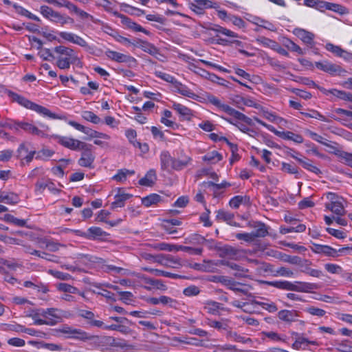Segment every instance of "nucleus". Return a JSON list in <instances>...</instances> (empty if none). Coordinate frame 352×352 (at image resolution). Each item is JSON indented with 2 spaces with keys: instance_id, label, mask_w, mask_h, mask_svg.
<instances>
[{
  "instance_id": "64",
  "label": "nucleus",
  "mask_w": 352,
  "mask_h": 352,
  "mask_svg": "<svg viewBox=\"0 0 352 352\" xmlns=\"http://www.w3.org/2000/svg\"><path fill=\"white\" fill-rule=\"evenodd\" d=\"M200 293V289L195 285H190L185 288L183 291V294L186 296H195Z\"/></svg>"
},
{
  "instance_id": "2",
  "label": "nucleus",
  "mask_w": 352,
  "mask_h": 352,
  "mask_svg": "<svg viewBox=\"0 0 352 352\" xmlns=\"http://www.w3.org/2000/svg\"><path fill=\"white\" fill-rule=\"evenodd\" d=\"M53 51L56 54V65L60 69H69L71 65H75L80 68L82 67V63L73 49L59 45L55 47Z\"/></svg>"
},
{
  "instance_id": "32",
  "label": "nucleus",
  "mask_w": 352,
  "mask_h": 352,
  "mask_svg": "<svg viewBox=\"0 0 352 352\" xmlns=\"http://www.w3.org/2000/svg\"><path fill=\"white\" fill-rule=\"evenodd\" d=\"M53 23H59L62 26L67 24V23H74V21L72 18L67 15L61 14L60 12L56 11L55 13H54L52 19H51V21Z\"/></svg>"
},
{
  "instance_id": "57",
  "label": "nucleus",
  "mask_w": 352,
  "mask_h": 352,
  "mask_svg": "<svg viewBox=\"0 0 352 352\" xmlns=\"http://www.w3.org/2000/svg\"><path fill=\"white\" fill-rule=\"evenodd\" d=\"M154 74L157 77L164 80L166 82L173 84V86L177 81L173 76L166 73L162 72L160 71H155Z\"/></svg>"
},
{
  "instance_id": "39",
  "label": "nucleus",
  "mask_w": 352,
  "mask_h": 352,
  "mask_svg": "<svg viewBox=\"0 0 352 352\" xmlns=\"http://www.w3.org/2000/svg\"><path fill=\"white\" fill-rule=\"evenodd\" d=\"M162 201V197L157 194H151L142 199V204L146 206L149 207L152 205H155Z\"/></svg>"
},
{
  "instance_id": "15",
  "label": "nucleus",
  "mask_w": 352,
  "mask_h": 352,
  "mask_svg": "<svg viewBox=\"0 0 352 352\" xmlns=\"http://www.w3.org/2000/svg\"><path fill=\"white\" fill-rule=\"evenodd\" d=\"M294 34L307 45L313 47L314 45L315 35L314 33L298 28L294 30Z\"/></svg>"
},
{
  "instance_id": "36",
  "label": "nucleus",
  "mask_w": 352,
  "mask_h": 352,
  "mask_svg": "<svg viewBox=\"0 0 352 352\" xmlns=\"http://www.w3.org/2000/svg\"><path fill=\"white\" fill-rule=\"evenodd\" d=\"M221 305H222L218 302L208 300L205 303L204 309L207 310V312L210 314L217 315L219 314V309H223Z\"/></svg>"
},
{
  "instance_id": "44",
  "label": "nucleus",
  "mask_w": 352,
  "mask_h": 352,
  "mask_svg": "<svg viewBox=\"0 0 352 352\" xmlns=\"http://www.w3.org/2000/svg\"><path fill=\"white\" fill-rule=\"evenodd\" d=\"M19 201V197L16 194L11 192L5 194L4 192L0 193V202L7 204H14Z\"/></svg>"
},
{
  "instance_id": "53",
  "label": "nucleus",
  "mask_w": 352,
  "mask_h": 352,
  "mask_svg": "<svg viewBox=\"0 0 352 352\" xmlns=\"http://www.w3.org/2000/svg\"><path fill=\"white\" fill-rule=\"evenodd\" d=\"M83 133L89 135L90 138H103L106 140L109 139V136L108 135L98 132L88 127H85V130Z\"/></svg>"
},
{
  "instance_id": "6",
  "label": "nucleus",
  "mask_w": 352,
  "mask_h": 352,
  "mask_svg": "<svg viewBox=\"0 0 352 352\" xmlns=\"http://www.w3.org/2000/svg\"><path fill=\"white\" fill-rule=\"evenodd\" d=\"M83 147L84 148H80V149L82 150V152L80 158L78 161V164L82 167L93 168L95 155L91 151L92 145L85 143V146Z\"/></svg>"
},
{
  "instance_id": "62",
  "label": "nucleus",
  "mask_w": 352,
  "mask_h": 352,
  "mask_svg": "<svg viewBox=\"0 0 352 352\" xmlns=\"http://www.w3.org/2000/svg\"><path fill=\"white\" fill-rule=\"evenodd\" d=\"M40 12L45 18L51 21L56 11L47 6H42L40 8Z\"/></svg>"
},
{
  "instance_id": "34",
  "label": "nucleus",
  "mask_w": 352,
  "mask_h": 352,
  "mask_svg": "<svg viewBox=\"0 0 352 352\" xmlns=\"http://www.w3.org/2000/svg\"><path fill=\"white\" fill-rule=\"evenodd\" d=\"M263 284L274 287L276 288L284 290L290 289L291 282L287 280H274V281H267L263 280L261 282Z\"/></svg>"
},
{
  "instance_id": "40",
  "label": "nucleus",
  "mask_w": 352,
  "mask_h": 352,
  "mask_svg": "<svg viewBox=\"0 0 352 352\" xmlns=\"http://www.w3.org/2000/svg\"><path fill=\"white\" fill-rule=\"evenodd\" d=\"M145 270L151 273H153L156 276H162L173 279L182 278L183 276L177 274L170 273L164 270L153 268H145Z\"/></svg>"
},
{
  "instance_id": "25",
  "label": "nucleus",
  "mask_w": 352,
  "mask_h": 352,
  "mask_svg": "<svg viewBox=\"0 0 352 352\" xmlns=\"http://www.w3.org/2000/svg\"><path fill=\"white\" fill-rule=\"evenodd\" d=\"M160 263L166 267L173 268H178L182 266L181 259L170 254L163 256Z\"/></svg>"
},
{
  "instance_id": "17",
  "label": "nucleus",
  "mask_w": 352,
  "mask_h": 352,
  "mask_svg": "<svg viewBox=\"0 0 352 352\" xmlns=\"http://www.w3.org/2000/svg\"><path fill=\"white\" fill-rule=\"evenodd\" d=\"M252 298V304L261 306L263 309L269 311L270 313H274L278 310L276 305L268 298H265L264 297H258V298L260 300H256L254 296Z\"/></svg>"
},
{
  "instance_id": "3",
  "label": "nucleus",
  "mask_w": 352,
  "mask_h": 352,
  "mask_svg": "<svg viewBox=\"0 0 352 352\" xmlns=\"http://www.w3.org/2000/svg\"><path fill=\"white\" fill-rule=\"evenodd\" d=\"M57 332L65 335L66 338L85 341L87 333L80 329H76L68 324H63L56 330Z\"/></svg>"
},
{
  "instance_id": "24",
  "label": "nucleus",
  "mask_w": 352,
  "mask_h": 352,
  "mask_svg": "<svg viewBox=\"0 0 352 352\" xmlns=\"http://www.w3.org/2000/svg\"><path fill=\"white\" fill-rule=\"evenodd\" d=\"M160 157L161 169L169 171L170 168H172L174 157H171L170 153L167 151H162Z\"/></svg>"
},
{
  "instance_id": "63",
  "label": "nucleus",
  "mask_w": 352,
  "mask_h": 352,
  "mask_svg": "<svg viewBox=\"0 0 352 352\" xmlns=\"http://www.w3.org/2000/svg\"><path fill=\"white\" fill-rule=\"evenodd\" d=\"M41 242L45 245V248L52 252H56L61 245L60 243H55L47 239H41Z\"/></svg>"
},
{
  "instance_id": "31",
  "label": "nucleus",
  "mask_w": 352,
  "mask_h": 352,
  "mask_svg": "<svg viewBox=\"0 0 352 352\" xmlns=\"http://www.w3.org/2000/svg\"><path fill=\"white\" fill-rule=\"evenodd\" d=\"M173 109L186 120H190L191 117L193 116L191 109L179 103L174 102L173 104Z\"/></svg>"
},
{
  "instance_id": "13",
  "label": "nucleus",
  "mask_w": 352,
  "mask_h": 352,
  "mask_svg": "<svg viewBox=\"0 0 352 352\" xmlns=\"http://www.w3.org/2000/svg\"><path fill=\"white\" fill-rule=\"evenodd\" d=\"M135 43H133V45L141 48L144 52L148 53L149 54L156 56L160 55L164 57V55L160 53L158 48L154 45L140 38L135 39Z\"/></svg>"
},
{
  "instance_id": "48",
  "label": "nucleus",
  "mask_w": 352,
  "mask_h": 352,
  "mask_svg": "<svg viewBox=\"0 0 352 352\" xmlns=\"http://www.w3.org/2000/svg\"><path fill=\"white\" fill-rule=\"evenodd\" d=\"M222 160V156L217 151H212L207 153L204 157L203 160L211 164L217 163Z\"/></svg>"
},
{
  "instance_id": "26",
  "label": "nucleus",
  "mask_w": 352,
  "mask_h": 352,
  "mask_svg": "<svg viewBox=\"0 0 352 352\" xmlns=\"http://www.w3.org/2000/svg\"><path fill=\"white\" fill-rule=\"evenodd\" d=\"M278 317L280 320L291 323L296 320L297 317H298V311L295 310L284 309L278 311Z\"/></svg>"
},
{
  "instance_id": "54",
  "label": "nucleus",
  "mask_w": 352,
  "mask_h": 352,
  "mask_svg": "<svg viewBox=\"0 0 352 352\" xmlns=\"http://www.w3.org/2000/svg\"><path fill=\"white\" fill-rule=\"evenodd\" d=\"M324 93V94L329 93V94H332L333 96H336V98H338L340 100H345V101L347 100V98H348V96L349 94V92H346V91H342V90H338L336 89L326 90V91Z\"/></svg>"
},
{
  "instance_id": "10",
  "label": "nucleus",
  "mask_w": 352,
  "mask_h": 352,
  "mask_svg": "<svg viewBox=\"0 0 352 352\" xmlns=\"http://www.w3.org/2000/svg\"><path fill=\"white\" fill-rule=\"evenodd\" d=\"M41 315L47 320H52L56 324L60 322L63 317H65L66 312L56 308H48L43 309Z\"/></svg>"
},
{
  "instance_id": "30",
  "label": "nucleus",
  "mask_w": 352,
  "mask_h": 352,
  "mask_svg": "<svg viewBox=\"0 0 352 352\" xmlns=\"http://www.w3.org/2000/svg\"><path fill=\"white\" fill-rule=\"evenodd\" d=\"M230 321L228 319H221L219 321L207 319L206 324L212 328H214L219 331L225 330L228 331L229 329Z\"/></svg>"
},
{
  "instance_id": "60",
  "label": "nucleus",
  "mask_w": 352,
  "mask_h": 352,
  "mask_svg": "<svg viewBox=\"0 0 352 352\" xmlns=\"http://www.w3.org/2000/svg\"><path fill=\"white\" fill-rule=\"evenodd\" d=\"M179 245L170 244L164 242L158 244V248L160 250L168 252H177L179 251Z\"/></svg>"
},
{
  "instance_id": "18",
  "label": "nucleus",
  "mask_w": 352,
  "mask_h": 352,
  "mask_svg": "<svg viewBox=\"0 0 352 352\" xmlns=\"http://www.w3.org/2000/svg\"><path fill=\"white\" fill-rule=\"evenodd\" d=\"M223 285L226 286L230 290H232L235 292L242 293L246 295L248 297H254V295L249 292L248 289L236 287L237 285H243L242 283L236 282L227 276L223 281Z\"/></svg>"
},
{
  "instance_id": "49",
  "label": "nucleus",
  "mask_w": 352,
  "mask_h": 352,
  "mask_svg": "<svg viewBox=\"0 0 352 352\" xmlns=\"http://www.w3.org/2000/svg\"><path fill=\"white\" fill-rule=\"evenodd\" d=\"M106 232L103 231L99 227H91L88 229V239H95L97 237L107 236Z\"/></svg>"
},
{
  "instance_id": "55",
  "label": "nucleus",
  "mask_w": 352,
  "mask_h": 352,
  "mask_svg": "<svg viewBox=\"0 0 352 352\" xmlns=\"http://www.w3.org/2000/svg\"><path fill=\"white\" fill-rule=\"evenodd\" d=\"M214 352H243L238 349L236 346L232 344L219 345L216 347Z\"/></svg>"
},
{
  "instance_id": "19",
  "label": "nucleus",
  "mask_w": 352,
  "mask_h": 352,
  "mask_svg": "<svg viewBox=\"0 0 352 352\" xmlns=\"http://www.w3.org/2000/svg\"><path fill=\"white\" fill-rule=\"evenodd\" d=\"M3 90H4V92L7 94V95L11 98V100L13 102H16L18 104H19L20 105H21L27 109H30V106H32L33 102H32V101L29 100L28 99H27L26 98H25L16 93H14L10 90H8L7 89H3Z\"/></svg>"
},
{
  "instance_id": "42",
  "label": "nucleus",
  "mask_w": 352,
  "mask_h": 352,
  "mask_svg": "<svg viewBox=\"0 0 352 352\" xmlns=\"http://www.w3.org/2000/svg\"><path fill=\"white\" fill-rule=\"evenodd\" d=\"M296 335L298 336V333H296ZM316 344V341H310L305 338L298 336L296 341L293 344L292 347L295 349H299L301 348L305 349L309 344L315 345Z\"/></svg>"
},
{
  "instance_id": "59",
  "label": "nucleus",
  "mask_w": 352,
  "mask_h": 352,
  "mask_svg": "<svg viewBox=\"0 0 352 352\" xmlns=\"http://www.w3.org/2000/svg\"><path fill=\"white\" fill-rule=\"evenodd\" d=\"M219 110L225 112L229 116H232L234 118H236L237 114L239 113V111L233 109L230 106L221 103L220 107H219Z\"/></svg>"
},
{
  "instance_id": "37",
  "label": "nucleus",
  "mask_w": 352,
  "mask_h": 352,
  "mask_svg": "<svg viewBox=\"0 0 352 352\" xmlns=\"http://www.w3.org/2000/svg\"><path fill=\"white\" fill-rule=\"evenodd\" d=\"M135 174V171L133 170H128L126 168L119 169L118 173L112 177V179L119 182H123L126 180L128 175H133Z\"/></svg>"
},
{
  "instance_id": "5",
  "label": "nucleus",
  "mask_w": 352,
  "mask_h": 352,
  "mask_svg": "<svg viewBox=\"0 0 352 352\" xmlns=\"http://www.w3.org/2000/svg\"><path fill=\"white\" fill-rule=\"evenodd\" d=\"M52 138L63 146L72 151H79L80 148L85 146V142L72 138L58 135H53Z\"/></svg>"
},
{
  "instance_id": "50",
  "label": "nucleus",
  "mask_w": 352,
  "mask_h": 352,
  "mask_svg": "<svg viewBox=\"0 0 352 352\" xmlns=\"http://www.w3.org/2000/svg\"><path fill=\"white\" fill-rule=\"evenodd\" d=\"M306 134L310 137L312 140L326 146H328V147H330V148H333V146H331L329 144H328L327 142V140H324V138L321 136L320 135L312 131H310L309 129H307L306 131H305Z\"/></svg>"
},
{
  "instance_id": "35",
  "label": "nucleus",
  "mask_w": 352,
  "mask_h": 352,
  "mask_svg": "<svg viewBox=\"0 0 352 352\" xmlns=\"http://www.w3.org/2000/svg\"><path fill=\"white\" fill-rule=\"evenodd\" d=\"M219 256L220 257H230L233 258L238 254V250L230 246V245H224L219 248Z\"/></svg>"
},
{
  "instance_id": "28",
  "label": "nucleus",
  "mask_w": 352,
  "mask_h": 352,
  "mask_svg": "<svg viewBox=\"0 0 352 352\" xmlns=\"http://www.w3.org/2000/svg\"><path fill=\"white\" fill-rule=\"evenodd\" d=\"M157 180L156 171L150 169L145 176L139 181V184L144 186H152Z\"/></svg>"
},
{
  "instance_id": "9",
  "label": "nucleus",
  "mask_w": 352,
  "mask_h": 352,
  "mask_svg": "<svg viewBox=\"0 0 352 352\" xmlns=\"http://www.w3.org/2000/svg\"><path fill=\"white\" fill-rule=\"evenodd\" d=\"M248 226L254 229L252 232L255 239L256 238H264L269 234V227L264 223L259 221H252L248 223Z\"/></svg>"
},
{
  "instance_id": "56",
  "label": "nucleus",
  "mask_w": 352,
  "mask_h": 352,
  "mask_svg": "<svg viewBox=\"0 0 352 352\" xmlns=\"http://www.w3.org/2000/svg\"><path fill=\"white\" fill-rule=\"evenodd\" d=\"M38 55L44 60L52 61L56 58V56L52 54L51 50L47 48H41V50H39Z\"/></svg>"
},
{
  "instance_id": "7",
  "label": "nucleus",
  "mask_w": 352,
  "mask_h": 352,
  "mask_svg": "<svg viewBox=\"0 0 352 352\" xmlns=\"http://www.w3.org/2000/svg\"><path fill=\"white\" fill-rule=\"evenodd\" d=\"M312 251L317 254H324L326 256L336 257L338 254V252H344L345 250L351 249L349 247H344L340 248L338 250L331 248L329 245H320L317 243H313L311 248Z\"/></svg>"
},
{
  "instance_id": "1",
  "label": "nucleus",
  "mask_w": 352,
  "mask_h": 352,
  "mask_svg": "<svg viewBox=\"0 0 352 352\" xmlns=\"http://www.w3.org/2000/svg\"><path fill=\"white\" fill-rule=\"evenodd\" d=\"M85 341L91 349L99 350L101 352H111L115 347L122 349L131 347L125 340L109 336H94L87 333Z\"/></svg>"
},
{
  "instance_id": "52",
  "label": "nucleus",
  "mask_w": 352,
  "mask_h": 352,
  "mask_svg": "<svg viewBox=\"0 0 352 352\" xmlns=\"http://www.w3.org/2000/svg\"><path fill=\"white\" fill-rule=\"evenodd\" d=\"M82 117L87 121L94 124H98L101 122L100 118L91 111H85L82 113Z\"/></svg>"
},
{
  "instance_id": "47",
  "label": "nucleus",
  "mask_w": 352,
  "mask_h": 352,
  "mask_svg": "<svg viewBox=\"0 0 352 352\" xmlns=\"http://www.w3.org/2000/svg\"><path fill=\"white\" fill-rule=\"evenodd\" d=\"M281 170L289 174L295 175L296 178L298 177V168L294 163L282 162Z\"/></svg>"
},
{
  "instance_id": "29",
  "label": "nucleus",
  "mask_w": 352,
  "mask_h": 352,
  "mask_svg": "<svg viewBox=\"0 0 352 352\" xmlns=\"http://www.w3.org/2000/svg\"><path fill=\"white\" fill-rule=\"evenodd\" d=\"M56 288L58 291L63 292L65 294H77L82 297H85L84 292H80L78 288L65 283L57 284Z\"/></svg>"
},
{
  "instance_id": "11",
  "label": "nucleus",
  "mask_w": 352,
  "mask_h": 352,
  "mask_svg": "<svg viewBox=\"0 0 352 352\" xmlns=\"http://www.w3.org/2000/svg\"><path fill=\"white\" fill-rule=\"evenodd\" d=\"M316 67L324 72L329 73L331 75L333 74H341L342 72H345V70L342 69L340 66L330 63L327 60H324L322 62H316Z\"/></svg>"
},
{
  "instance_id": "38",
  "label": "nucleus",
  "mask_w": 352,
  "mask_h": 352,
  "mask_svg": "<svg viewBox=\"0 0 352 352\" xmlns=\"http://www.w3.org/2000/svg\"><path fill=\"white\" fill-rule=\"evenodd\" d=\"M297 161L303 166L304 168L308 170L309 171L314 173L316 175L321 173L320 170L312 164L311 160L306 157H303L302 159H297Z\"/></svg>"
},
{
  "instance_id": "46",
  "label": "nucleus",
  "mask_w": 352,
  "mask_h": 352,
  "mask_svg": "<svg viewBox=\"0 0 352 352\" xmlns=\"http://www.w3.org/2000/svg\"><path fill=\"white\" fill-rule=\"evenodd\" d=\"M328 10L340 15H346L349 14V10L347 8L338 3L329 2Z\"/></svg>"
},
{
  "instance_id": "22",
  "label": "nucleus",
  "mask_w": 352,
  "mask_h": 352,
  "mask_svg": "<svg viewBox=\"0 0 352 352\" xmlns=\"http://www.w3.org/2000/svg\"><path fill=\"white\" fill-rule=\"evenodd\" d=\"M30 107L31 110L34 111L44 116H47L50 118L59 119V120H63L64 118V116H60L56 115L55 113L51 112L46 107L41 106L39 104H37L34 102H32V106H30Z\"/></svg>"
},
{
  "instance_id": "21",
  "label": "nucleus",
  "mask_w": 352,
  "mask_h": 352,
  "mask_svg": "<svg viewBox=\"0 0 352 352\" xmlns=\"http://www.w3.org/2000/svg\"><path fill=\"white\" fill-rule=\"evenodd\" d=\"M16 127L17 130L21 128L25 131L32 135H36L40 137H43L45 135V133L42 130L38 129L36 126L32 124L31 123L25 122H16Z\"/></svg>"
},
{
  "instance_id": "41",
  "label": "nucleus",
  "mask_w": 352,
  "mask_h": 352,
  "mask_svg": "<svg viewBox=\"0 0 352 352\" xmlns=\"http://www.w3.org/2000/svg\"><path fill=\"white\" fill-rule=\"evenodd\" d=\"M234 217L233 213L227 212L224 210H219L217 211L216 219L219 221H225L227 223H232Z\"/></svg>"
},
{
  "instance_id": "43",
  "label": "nucleus",
  "mask_w": 352,
  "mask_h": 352,
  "mask_svg": "<svg viewBox=\"0 0 352 352\" xmlns=\"http://www.w3.org/2000/svg\"><path fill=\"white\" fill-rule=\"evenodd\" d=\"M190 161V157L187 156L184 157L183 159L174 158L172 169L175 170H181L186 167Z\"/></svg>"
},
{
  "instance_id": "58",
  "label": "nucleus",
  "mask_w": 352,
  "mask_h": 352,
  "mask_svg": "<svg viewBox=\"0 0 352 352\" xmlns=\"http://www.w3.org/2000/svg\"><path fill=\"white\" fill-rule=\"evenodd\" d=\"M14 7L16 8L17 12L20 13L21 15L25 16L30 19L40 21V19L38 16L33 14L32 13L29 12L28 10L23 8V7L16 6V4L14 5Z\"/></svg>"
},
{
  "instance_id": "8",
  "label": "nucleus",
  "mask_w": 352,
  "mask_h": 352,
  "mask_svg": "<svg viewBox=\"0 0 352 352\" xmlns=\"http://www.w3.org/2000/svg\"><path fill=\"white\" fill-rule=\"evenodd\" d=\"M106 56L111 60L116 61L118 63H126L129 66L134 65L136 64V59L129 55H126L116 51L107 50L105 52Z\"/></svg>"
},
{
  "instance_id": "14",
  "label": "nucleus",
  "mask_w": 352,
  "mask_h": 352,
  "mask_svg": "<svg viewBox=\"0 0 352 352\" xmlns=\"http://www.w3.org/2000/svg\"><path fill=\"white\" fill-rule=\"evenodd\" d=\"M140 281L144 284L143 286L146 290L151 291L153 288L157 289L166 290V286L163 283L161 280L153 279L149 278L145 275H142L140 277Z\"/></svg>"
},
{
  "instance_id": "33",
  "label": "nucleus",
  "mask_w": 352,
  "mask_h": 352,
  "mask_svg": "<svg viewBox=\"0 0 352 352\" xmlns=\"http://www.w3.org/2000/svg\"><path fill=\"white\" fill-rule=\"evenodd\" d=\"M208 30H212L217 33H219V34H222L223 35H226L227 36H229V37H232V38H237L239 37L238 34H236L235 32L228 30V29H226L225 28H223L220 25H212L210 24L208 27L206 28Z\"/></svg>"
},
{
  "instance_id": "61",
  "label": "nucleus",
  "mask_w": 352,
  "mask_h": 352,
  "mask_svg": "<svg viewBox=\"0 0 352 352\" xmlns=\"http://www.w3.org/2000/svg\"><path fill=\"white\" fill-rule=\"evenodd\" d=\"M285 45L289 50H290L292 52H295L298 53V54H304L303 50L297 44H296L294 42H293L292 41H291L289 39H287L285 41Z\"/></svg>"
},
{
  "instance_id": "20",
  "label": "nucleus",
  "mask_w": 352,
  "mask_h": 352,
  "mask_svg": "<svg viewBox=\"0 0 352 352\" xmlns=\"http://www.w3.org/2000/svg\"><path fill=\"white\" fill-rule=\"evenodd\" d=\"M212 3L208 0H195L191 3L190 8L192 11L196 12L197 14H203L204 9L212 8Z\"/></svg>"
},
{
  "instance_id": "27",
  "label": "nucleus",
  "mask_w": 352,
  "mask_h": 352,
  "mask_svg": "<svg viewBox=\"0 0 352 352\" xmlns=\"http://www.w3.org/2000/svg\"><path fill=\"white\" fill-rule=\"evenodd\" d=\"M276 135L284 140H292L296 143H302L303 138L298 134H296L292 131H277Z\"/></svg>"
},
{
  "instance_id": "51",
  "label": "nucleus",
  "mask_w": 352,
  "mask_h": 352,
  "mask_svg": "<svg viewBox=\"0 0 352 352\" xmlns=\"http://www.w3.org/2000/svg\"><path fill=\"white\" fill-rule=\"evenodd\" d=\"M97 5L102 7L105 11L112 13L114 16L116 13H119L109 0H97Z\"/></svg>"
},
{
  "instance_id": "4",
  "label": "nucleus",
  "mask_w": 352,
  "mask_h": 352,
  "mask_svg": "<svg viewBox=\"0 0 352 352\" xmlns=\"http://www.w3.org/2000/svg\"><path fill=\"white\" fill-rule=\"evenodd\" d=\"M326 197L329 200V203L325 204L327 210L338 216H343L345 214V209L342 204L338 200V197L336 193L329 192L326 193Z\"/></svg>"
},
{
  "instance_id": "16",
  "label": "nucleus",
  "mask_w": 352,
  "mask_h": 352,
  "mask_svg": "<svg viewBox=\"0 0 352 352\" xmlns=\"http://www.w3.org/2000/svg\"><path fill=\"white\" fill-rule=\"evenodd\" d=\"M133 197V195L125 193L122 188H118V192L115 195V201L111 203V208L115 210L117 208H122L125 205V201Z\"/></svg>"
},
{
  "instance_id": "12",
  "label": "nucleus",
  "mask_w": 352,
  "mask_h": 352,
  "mask_svg": "<svg viewBox=\"0 0 352 352\" xmlns=\"http://www.w3.org/2000/svg\"><path fill=\"white\" fill-rule=\"evenodd\" d=\"M115 16L120 18L121 19L122 23L125 25L127 28L131 29L135 32H141L144 33L146 35H149L150 32L142 28L140 25L136 23L135 22L133 21L128 16L120 14V13H116Z\"/></svg>"
},
{
  "instance_id": "23",
  "label": "nucleus",
  "mask_w": 352,
  "mask_h": 352,
  "mask_svg": "<svg viewBox=\"0 0 352 352\" xmlns=\"http://www.w3.org/2000/svg\"><path fill=\"white\" fill-rule=\"evenodd\" d=\"M173 87L175 89V91L180 94L184 96L188 97L194 100H197L199 98V96L192 92L186 85H183L179 81H177Z\"/></svg>"
},
{
  "instance_id": "45",
  "label": "nucleus",
  "mask_w": 352,
  "mask_h": 352,
  "mask_svg": "<svg viewBox=\"0 0 352 352\" xmlns=\"http://www.w3.org/2000/svg\"><path fill=\"white\" fill-rule=\"evenodd\" d=\"M28 252L32 255L37 256L47 261H52L54 263H59L58 256L55 255L50 254L44 252H41L36 250H32L31 251L30 250L28 251Z\"/></svg>"
}]
</instances>
